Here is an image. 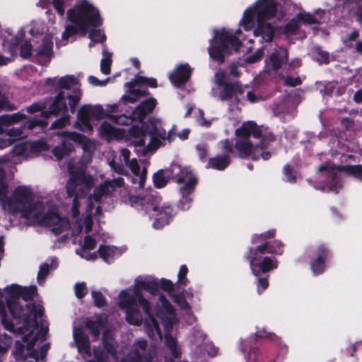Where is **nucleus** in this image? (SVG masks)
<instances>
[{
  "label": "nucleus",
  "instance_id": "obj_16",
  "mask_svg": "<svg viewBox=\"0 0 362 362\" xmlns=\"http://www.w3.org/2000/svg\"><path fill=\"white\" fill-rule=\"evenodd\" d=\"M318 171L323 173L325 176H329L332 181L327 185L329 191L337 192L341 187V183L337 177V173L343 171L355 178L362 181V165H345L336 167L330 163L320 165Z\"/></svg>",
  "mask_w": 362,
  "mask_h": 362
},
{
  "label": "nucleus",
  "instance_id": "obj_26",
  "mask_svg": "<svg viewBox=\"0 0 362 362\" xmlns=\"http://www.w3.org/2000/svg\"><path fill=\"white\" fill-rule=\"evenodd\" d=\"M98 132L100 138L108 141L113 139H120L125 135V132L122 129L115 127L106 120L100 124Z\"/></svg>",
  "mask_w": 362,
  "mask_h": 362
},
{
  "label": "nucleus",
  "instance_id": "obj_49",
  "mask_svg": "<svg viewBox=\"0 0 362 362\" xmlns=\"http://www.w3.org/2000/svg\"><path fill=\"white\" fill-rule=\"evenodd\" d=\"M75 295L78 298H83L87 292L88 288L85 283H77L74 286Z\"/></svg>",
  "mask_w": 362,
  "mask_h": 362
},
{
  "label": "nucleus",
  "instance_id": "obj_44",
  "mask_svg": "<svg viewBox=\"0 0 362 362\" xmlns=\"http://www.w3.org/2000/svg\"><path fill=\"white\" fill-rule=\"evenodd\" d=\"M312 57L319 64H327L329 62L328 53L322 50L320 47H315L311 52Z\"/></svg>",
  "mask_w": 362,
  "mask_h": 362
},
{
  "label": "nucleus",
  "instance_id": "obj_27",
  "mask_svg": "<svg viewBox=\"0 0 362 362\" xmlns=\"http://www.w3.org/2000/svg\"><path fill=\"white\" fill-rule=\"evenodd\" d=\"M105 351L100 352L98 350H94V357L98 362H106L107 354H110L112 357H115V343L112 334L110 332H104L103 337Z\"/></svg>",
  "mask_w": 362,
  "mask_h": 362
},
{
  "label": "nucleus",
  "instance_id": "obj_64",
  "mask_svg": "<svg viewBox=\"0 0 362 362\" xmlns=\"http://www.w3.org/2000/svg\"><path fill=\"white\" fill-rule=\"evenodd\" d=\"M223 148L227 153L233 152V145L228 140L223 142Z\"/></svg>",
  "mask_w": 362,
  "mask_h": 362
},
{
  "label": "nucleus",
  "instance_id": "obj_13",
  "mask_svg": "<svg viewBox=\"0 0 362 362\" xmlns=\"http://www.w3.org/2000/svg\"><path fill=\"white\" fill-rule=\"evenodd\" d=\"M119 103L107 105L105 108L101 105H84L80 107L77 112V119L74 127L84 132H93V126L91 124L92 119L100 120L107 117L111 119L112 113L117 112Z\"/></svg>",
  "mask_w": 362,
  "mask_h": 362
},
{
  "label": "nucleus",
  "instance_id": "obj_48",
  "mask_svg": "<svg viewBox=\"0 0 362 362\" xmlns=\"http://www.w3.org/2000/svg\"><path fill=\"white\" fill-rule=\"evenodd\" d=\"M173 297L175 303H177L181 309L188 310L189 308V305L185 300L183 293L174 294Z\"/></svg>",
  "mask_w": 362,
  "mask_h": 362
},
{
  "label": "nucleus",
  "instance_id": "obj_33",
  "mask_svg": "<svg viewBox=\"0 0 362 362\" xmlns=\"http://www.w3.org/2000/svg\"><path fill=\"white\" fill-rule=\"evenodd\" d=\"M62 134L64 136L62 144L53 149V153L57 159L62 158L72 149L74 145L73 141L68 139L69 132H64Z\"/></svg>",
  "mask_w": 362,
  "mask_h": 362
},
{
  "label": "nucleus",
  "instance_id": "obj_15",
  "mask_svg": "<svg viewBox=\"0 0 362 362\" xmlns=\"http://www.w3.org/2000/svg\"><path fill=\"white\" fill-rule=\"evenodd\" d=\"M267 248V245H260L255 250H250L247 254L246 257L250 262L252 272L255 276L268 272L278 267L276 259L264 256Z\"/></svg>",
  "mask_w": 362,
  "mask_h": 362
},
{
  "label": "nucleus",
  "instance_id": "obj_7",
  "mask_svg": "<svg viewBox=\"0 0 362 362\" xmlns=\"http://www.w3.org/2000/svg\"><path fill=\"white\" fill-rule=\"evenodd\" d=\"M173 134V129L166 132L162 127L160 119L155 117H150L144 123L141 129L132 127L129 130L130 141L139 156L153 153L158 148L170 142Z\"/></svg>",
  "mask_w": 362,
  "mask_h": 362
},
{
  "label": "nucleus",
  "instance_id": "obj_43",
  "mask_svg": "<svg viewBox=\"0 0 362 362\" xmlns=\"http://www.w3.org/2000/svg\"><path fill=\"white\" fill-rule=\"evenodd\" d=\"M361 0H343L344 4L351 5V10L356 15V20L362 26V5L359 4Z\"/></svg>",
  "mask_w": 362,
  "mask_h": 362
},
{
  "label": "nucleus",
  "instance_id": "obj_63",
  "mask_svg": "<svg viewBox=\"0 0 362 362\" xmlns=\"http://www.w3.org/2000/svg\"><path fill=\"white\" fill-rule=\"evenodd\" d=\"M247 100L251 103H255L260 100V97L252 91H248L247 93Z\"/></svg>",
  "mask_w": 362,
  "mask_h": 362
},
{
  "label": "nucleus",
  "instance_id": "obj_21",
  "mask_svg": "<svg viewBox=\"0 0 362 362\" xmlns=\"http://www.w3.org/2000/svg\"><path fill=\"white\" fill-rule=\"evenodd\" d=\"M121 158L124 163L128 166L133 174L132 182L134 185H138V188L142 189L146 179L147 166H144L141 170L138 161L136 158L129 159L130 151L127 148H122L120 151Z\"/></svg>",
  "mask_w": 362,
  "mask_h": 362
},
{
  "label": "nucleus",
  "instance_id": "obj_3",
  "mask_svg": "<svg viewBox=\"0 0 362 362\" xmlns=\"http://www.w3.org/2000/svg\"><path fill=\"white\" fill-rule=\"evenodd\" d=\"M66 18L71 23L62 34L60 45H66L70 37L78 33L84 35L89 33L90 47L93 42L105 41L104 33L96 29L103 23L100 11L89 0H76L74 6L67 10Z\"/></svg>",
  "mask_w": 362,
  "mask_h": 362
},
{
  "label": "nucleus",
  "instance_id": "obj_12",
  "mask_svg": "<svg viewBox=\"0 0 362 362\" xmlns=\"http://www.w3.org/2000/svg\"><path fill=\"white\" fill-rule=\"evenodd\" d=\"M240 30L236 31V36L231 30L226 28L214 30L213 38L210 40L208 49L210 57L219 62H223L224 57L232 52H237L240 46L239 35Z\"/></svg>",
  "mask_w": 362,
  "mask_h": 362
},
{
  "label": "nucleus",
  "instance_id": "obj_1",
  "mask_svg": "<svg viewBox=\"0 0 362 362\" xmlns=\"http://www.w3.org/2000/svg\"><path fill=\"white\" fill-rule=\"evenodd\" d=\"M68 170L71 177L66 184V191L68 195L73 197L71 211L74 223L71 226L66 218L58 215L56 202L46 197H37L30 187L26 185L16 187L11 197L3 201L2 209L8 214H19L29 224L49 227L56 235L69 230L74 236L83 231L88 233L92 229L93 218L97 217L100 221V203L117 188L124 185V179L119 177L105 180L92 194L86 197L94 184L93 177L85 173L83 167L76 166V163H69Z\"/></svg>",
  "mask_w": 362,
  "mask_h": 362
},
{
  "label": "nucleus",
  "instance_id": "obj_54",
  "mask_svg": "<svg viewBox=\"0 0 362 362\" xmlns=\"http://www.w3.org/2000/svg\"><path fill=\"white\" fill-rule=\"evenodd\" d=\"M11 341L6 335L0 337V354L6 351L8 346L10 345Z\"/></svg>",
  "mask_w": 362,
  "mask_h": 362
},
{
  "label": "nucleus",
  "instance_id": "obj_55",
  "mask_svg": "<svg viewBox=\"0 0 362 362\" xmlns=\"http://www.w3.org/2000/svg\"><path fill=\"white\" fill-rule=\"evenodd\" d=\"M269 286L268 280L266 278H259L257 283V292L260 294Z\"/></svg>",
  "mask_w": 362,
  "mask_h": 362
},
{
  "label": "nucleus",
  "instance_id": "obj_35",
  "mask_svg": "<svg viewBox=\"0 0 362 362\" xmlns=\"http://www.w3.org/2000/svg\"><path fill=\"white\" fill-rule=\"evenodd\" d=\"M98 253L107 262H110L113 259L122 254L120 249L111 246L100 245Z\"/></svg>",
  "mask_w": 362,
  "mask_h": 362
},
{
  "label": "nucleus",
  "instance_id": "obj_11",
  "mask_svg": "<svg viewBox=\"0 0 362 362\" xmlns=\"http://www.w3.org/2000/svg\"><path fill=\"white\" fill-rule=\"evenodd\" d=\"M25 118V115L21 112L12 115H4L0 116V148H6L11 146L16 141L23 139L26 136L25 129H29L39 126L41 128L45 127L48 122L45 119H33L27 122L25 125L19 127H13L4 129V127H8L16 124Z\"/></svg>",
  "mask_w": 362,
  "mask_h": 362
},
{
  "label": "nucleus",
  "instance_id": "obj_37",
  "mask_svg": "<svg viewBox=\"0 0 362 362\" xmlns=\"http://www.w3.org/2000/svg\"><path fill=\"white\" fill-rule=\"evenodd\" d=\"M105 322L106 318L103 315H95L94 320L86 322V327L94 337H98L100 329L104 327Z\"/></svg>",
  "mask_w": 362,
  "mask_h": 362
},
{
  "label": "nucleus",
  "instance_id": "obj_28",
  "mask_svg": "<svg viewBox=\"0 0 362 362\" xmlns=\"http://www.w3.org/2000/svg\"><path fill=\"white\" fill-rule=\"evenodd\" d=\"M97 240L90 235H86L82 243L81 248L77 253L87 260H93L97 258L98 251L93 250L95 247Z\"/></svg>",
  "mask_w": 362,
  "mask_h": 362
},
{
  "label": "nucleus",
  "instance_id": "obj_40",
  "mask_svg": "<svg viewBox=\"0 0 362 362\" xmlns=\"http://www.w3.org/2000/svg\"><path fill=\"white\" fill-rule=\"evenodd\" d=\"M170 177H172L170 168L169 170H160L156 173L153 176V182L156 187L158 188L164 187Z\"/></svg>",
  "mask_w": 362,
  "mask_h": 362
},
{
  "label": "nucleus",
  "instance_id": "obj_14",
  "mask_svg": "<svg viewBox=\"0 0 362 362\" xmlns=\"http://www.w3.org/2000/svg\"><path fill=\"white\" fill-rule=\"evenodd\" d=\"M159 303L160 304L158 305V308L156 311V316L161 320L165 332V346L170 351L173 358H178L181 354L180 348L176 340L169 334V332L171 330L173 325L176 321L173 308L170 303L165 299L164 296H160Z\"/></svg>",
  "mask_w": 362,
  "mask_h": 362
},
{
  "label": "nucleus",
  "instance_id": "obj_46",
  "mask_svg": "<svg viewBox=\"0 0 362 362\" xmlns=\"http://www.w3.org/2000/svg\"><path fill=\"white\" fill-rule=\"evenodd\" d=\"M264 245H267L266 254L281 255L283 252V245L279 241L276 240L273 243H265Z\"/></svg>",
  "mask_w": 362,
  "mask_h": 362
},
{
  "label": "nucleus",
  "instance_id": "obj_25",
  "mask_svg": "<svg viewBox=\"0 0 362 362\" xmlns=\"http://www.w3.org/2000/svg\"><path fill=\"white\" fill-rule=\"evenodd\" d=\"M68 139H71L73 144H78L81 146L84 151L83 158L85 163H89L91 158V154L96 149L97 142L76 132H69Z\"/></svg>",
  "mask_w": 362,
  "mask_h": 362
},
{
  "label": "nucleus",
  "instance_id": "obj_18",
  "mask_svg": "<svg viewBox=\"0 0 362 362\" xmlns=\"http://www.w3.org/2000/svg\"><path fill=\"white\" fill-rule=\"evenodd\" d=\"M325 11L321 9L316 10L313 13L301 11L286 25L285 32L287 35H293L300 30L303 25L322 23Z\"/></svg>",
  "mask_w": 362,
  "mask_h": 362
},
{
  "label": "nucleus",
  "instance_id": "obj_57",
  "mask_svg": "<svg viewBox=\"0 0 362 362\" xmlns=\"http://www.w3.org/2000/svg\"><path fill=\"white\" fill-rule=\"evenodd\" d=\"M301 83V81L299 78H293L291 77H286L284 79V83L289 86H296L299 85Z\"/></svg>",
  "mask_w": 362,
  "mask_h": 362
},
{
  "label": "nucleus",
  "instance_id": "obj_24",
  "mask_svg": "<svg viewBox=\"0 0 362 362\" xmlns=\"http://www.w3.org/2000/svg\"><path fill=\"white\" fill-rule=\"evenodd\" d=\"M147 342L139 339L134 344L132 351L122 361V362H151V355L146 354Z\"/></svg>",
  "mask_w": 362,
  "mask_h": 362
},
{
  "label": "nucleus",
  "instance_id": "obj_36",
  "mask_svg": "<svg viewBox=\"0 0 362 362\" xmlns=\"http://www.w3.org/2000/svg\"><path fill=\"white\" fill-rule=\"evenodd\" d=\"M327 257V250L325 247H320L318 250L317 258L311 263V269L314 274L322 273L324 270V261Z\"/></svg>",
  "mask_w": 362,
  "mask_h": 362
},
{
  "label": "nucleus",
  "instance_id": "obj_17",
  "mask_svg": "<svg viewBox=\"0 0 362 362\" xmlns=\"http://www.w3.org/2000/svg\"><path fill=\"white\" fill-rule=\"evenodd\" d=\"M157 104L155 98H151L141 103L132 112L131 115H115L111 117V121L121 125H129L133 121H142L147 114L151 112Z\"/></svg>",
  "mask_w": 362,
  "mask_h": 362
},
{
  "label": "nucleus",
  "instance_id": "obj_2",
  "mask_svg": "<svg viewBox=\"0 0 362 362\" xmlns=\"http://www.w3.org/2000/svg\"><path fill=\"white\" fill-rule=\"evenodd\" d=\"M159 288L156 279L150 277H138L135 280L134 294L124 290L121 291L118 297L119 306L125 310L127 322L134 325H139L142 320L141 314L138 308L136 300L145 312L148 319L144 325L148 336L154 341H160L162 339V334L157 320L151 313L149 302L141 295L142 290H146L151 294L155 295Z\"/></svg>",
  "mask_w": 362,
  "mask_h": 362
},
{
  "label": "nucleus",
  "instance_id": "obj_19",
  "mask_svg": "<svg viewBox=\"0 0 362 362\" xmlns=\"http://www.w3.org/2000/svg\"><path fill=\"white\" fill-rule=\"evenodd\" d=\"M225 74L218 71L215 75V86L212 89V94L218 100L224 101L232 99L233 96L238 100V94L243 90L237 84L224 83Z\"/></svg>",
  "mask_w": 362,
  "mask_h": 362
},
{
  "label": "nucleus",
  "instance_id": "obj_47",
  "mask_svg": "<svg viewBox=\"0 0 362 362\" xmlns=\"http://www.w3.org/2000/svg\"><path fill=\"white\" fill-rule=\"evenodd\" d=\"M229 111L233 112H230L228 119L233 126H236L242 119L240 110L238 107L233 110L231 107H229Z\"/></svg>",
  "mask_w": 362,
  "mask_h": 362
},
{
  "label": "nucleus",
  "instance_id": "obj_31",
  "mask_svg": "<svg viewBox=\"0 0 362 362\" xmlns=\"http://www.w3.org/2000/svg\"><path fill=\"white\" fill-rule=\"evenodd\" d=\"M74 342L81 354L88 356L90 355V349L88 337L83 332L81 329H74Z\"/></svg>",
  "mask_w": 362,
  "mask_h": 362
},
{
  "label": "nucleus",
  "instance_id": "obj_29",
  "mask_svg": "<svg viewBox=\"0 0 362 362\" xmlns=\"http://www.w3.org/2000/svg\"><path fill=\"white\" fill-rule=\"evenodd\" d=\"M288 53L284 48H279L273 52L266 61V69L268 72L278 70L287 60Z\"/></svg>",
  "mask_w": 362,
  "mask_h": 362
},
{
  "label": "nucleus",
  "instance_id": "obj_59",
  "mask_svg": "<svg viewBox=\"0 0 362 362\" xmlns=\"http://www.w3.org/2000/svg\"><path fill=\"white\" fill-rule=\"evenodd\" d=\"M284 175L286 177V180L289 182H294L296 180L295 175H291V170L288 165L284 167Z\"/></svg>",
  "mask_w": 362,
  "mask_h": 362
},
{
  "label": "nucleus",
  "instance_id": "obj_4",
  "mask_svg": "<svg viewBox=\"0 0 362 362\" xmlns=\"http://www.w3.org/2000/svg\"><path fill=\"white\" fill-rule=\"evenodd\" d=\"M8 298H7L8 308L11 316L15 320L22 322L23 327H18L17 329L21 334H25L23 337V342L26 344L28 350H31L35 341L39 339V335L34 334L33 328L37 324V317H41L43 308L40 305H33L32 310L30 308L23 309L19 303L18 298L23 297L25 300H31L37 292L35 286L30 287H21L13 284L6 288Z\"/></svg>",
  "mask_w": 362,
  "mask_h": 362
},
{
  "label": "nucleus",
  "instance_id": "obj_23",
  "mask_svg": "<svg viewBox=\"0 0 362 362\" xmlns=\"http://www.w3.org/2000/svg\"><path fill=\"white\" fill-rule=\"evenodd\" d=\"M46 148V142L44 140L28 141L14 146L11 152L15 156L27 158L37 155L40 151L45 150Z\"/></svg>",
  "mask_w": 362,
  "mask_h": 362
},
{
  "label": "nucleus",
  "instance_id": "obj_41",
  "mask_svg": "<svg viewBox=\"0 0 362 362\" xmlns=\"http://www.w3.org/2000/svg\"><path fill=\"white\" fill-rule=\"evenodd\" d=\"M8 185L5 179V171L2 168H0V205L1 206L3 201L6 200L8 197Z\"/></svg>",
  "mask_w": 362,
  "mask_h": 362
},
{
  "label": "nucleus",
  "instance_id": "obj_62",
  "mask_svg": "<svg viewBox=\"0 0 362 362\" xmlns=\"http://www.w3.org/2000/svg\"><path fill=\"white\" fill-rule=\"evenodd\" d=\"M160 285L163 287V288L167 291H170L173 288V285L171 283V281L165 279H162L160 281Z\"/></svg>",
  "mask_w": 362,
  "mask_h": 362
},
{
  "label": "nucleus",
  "instance_id": "obj_50",
  "mask_svg": "<svg viewBox=\"0 0 362 362\" xmlns=\"http://www.w3.org/2000/svg\"><path fill=\"white\" fill-rule=\"evenodd\" d=\"M187 268L185 265H182L180 268V271L178 273V283L181 285L185 286L187 285L188 280L186 278V275L187 274Z\"/></svg>",
  "mask_w": 362,
  "mask_h": 362
},
{
  "label": "nucleus",
  "instance_id": "obj_10",
  "mask_svg": "<svg viewBox=\"0 0 362 362\" xmlns=\"http://www.w3.org/2000/svg\"><path fill=\"white\" fill-rule=\"evenodd\" d=\"M129 204L137 210L144 211L155 221L153 226L156 229H160L169 223L172 218L173 209L167 203L162 202L156 193H151L144 197L132 196L129 198Z\"/></svg>",
  "mask_w": 362,
  "mask_h": 362
},
{
  "label": "nucleus",
  "instance_id": "obj_45",
  "mask_svg": "<svg viewBox=\"0 0 362 362\" xmlns=\"http://www.w3.org/2000/svg\"><path fill=\"white\" fill-rule=\"evenodd\" d=\"M193 190H189V192H183L182 189H180V192L181 194V199L178 204V207L182 210H188L192 205V199L189 197V194L192 192Z\"/></svg>",
  "mask_w": 362,
  "mask_h": 362
},
{
  "label": "nucleus",
  "instance_id": "obj_52",
  "mask_svg": "<svg viewBox=\"0 0 362 362\" xmlns=\"http://www.w3.org/2000/svg\"><path fill=\"white\" fill-rule=\"evenodd\" d=\"M274 235H275V233L274 230H269L267 233H262V234H260L258 235H255L253 238L252 241L254 243H257L260 240H264L267 238H273L274 236Z\"/></svg>",
  "mask_w": 362,
  "mask_h": 362
},
{
  "label": "nucleus",
  "instance_id": "obj_42",
  "mask_svg": "<svg viewBox=\"0 0 362 362\" xmlns=\"http://www.w3.org/2000/svg\"><path fill=\"white\" fill-rule=\"evenodd\" d=\"M103 59L100 62V71L105 75L110 73L112 53L104 49L103 51Z\"/></svg>",
  "mask_w": 362,
  "mask_h": 362
},
{
  "label": "nucleus",
  "instance_id": "obj_56",
  "mask_svg": "<svg viewBox=\"0 0 362 362\" xmlns=\"http://www.w3.org/2000/svg\"><path fill=\"white\" fill-rule=\"evenodd\" d=\"M45 108V105L44 104L35 103V104H33L32 105L28 107L27 111L29 113H34L37 111L42 110Z\"/></svg>",
  "mask_w": 362,
  "mask_h": 362
},
{
  "label": "nucleus",
  "instance_id": "obj_9",
  "mask_svg": "<svg viewBox=\"0 0 362 362\" xmlns=\"http://www.w3.org/2000/svg\"><path fill=\"white\" fill-rule=\"evenodd\" d=\"M237 140L235 148L241 158L257 160L260 157L267 160L271 153L265 151L267 143L262 139V129L255 122H244L235 130Z\"/></svg>",
  "mask_w": 362,
  "mask_h": 362
},
{
  "label": "nucleus",
  "instance_id": "obj_38",
  "mask_svg": "<svg viewBox=\"0 0 362 362\" xmlns=\"http://www.w3.org/2000/svg\"><path fill=\"white\" fill-rule=\"evenodd\" d=\"M230 158L228 156H220L209 159L208 168L222 170L228 166Z\"/></svg>",
  "mask_w": 362,
  "mask_h": 362
},
{
  "label": "nucleus",
  "instance_id": "obj_51",
  "mask_svg": "<svg viewBox=\"0 0 362 362\" xmlns=\"http://www.w3.org/2000/svg\"><path fill=\"white\" fill-rule=\"evenodd\" d=\"M92 297L96 306L102 307L105 304L104 297L100 292L93 291Z\"/></svg>",
  "mask_w": 362,
  "mask_h": 362
},
{
  "label": "nucleus",
  "instance_id": "obj_39",
  "mask_svg": "<svg viewBox=\"0 0 362 362\" xmlns=\"http://www.w3.org/2000/svg\"><path fill=\"white\" fill-rule=\"evenodd\" d=\"M58 266L57 259H52L50 263L46 262L42 264L37 274V281L42 284L50 269H56Z\"/></svg>",
  "mask_w": 362,
  "mask_h": 362
},
{
  "label": "nucleus",
  "instance_id": "obj_20",
  "mask_svg": "<svg viewBox=\"0 0 362 362\" xmlns=\"http://www.w3.org/2000/svg\"><path fill=\"white\" fill-rule=\"evenodd\" d=\"M140 84H144L153 88H156L157 86L156 79L153 78L139 76L133 81L126 83L127 90L122 97L119 103H123L124 104H127V103H134L139 100L141 97L144 96L146 94V91L137 88V86Z\"/></svg>",
  "mask_w": 362,
  "mask_h": 362
},
{
  "label": "nucleus",
  "instance_id": "obj_8",
  "mask_svg": "<svg viewBox=\"0 0 362 362\" xmlns=\"http://www.w3.org/2000/svg\"><path fill=\"white\" fill-rule=\"evenodd\" d=\"M48 30L45 36H40L39 38L32 39L31 42L23 41L24 33L21 30L16 37V42L8 43L5 41L3 43L4 55L0 54V66H4L13 61V57L17 54V46L21 45V56L23 58L28 57L32 52H35L38 57L50 60L53 56V36L57 33V29Z\"/></svg>",
  "mask_w": 362,
  "mask_h": 362
},
{
  "label": "nucleus",
  "instance_id": "obj_60",
  "mask_svg": "<svg viewBox=\"0 0 362 362\" xmlns=\"http://www.w3.org/2000/svg\"><path fill=\"white\" fill-rule=\"evenodd\" d=\"M337 83L336 82L328 83L325 87V90L327 94H333L335 92Z\"/></svg>",
  "mask_w": 362,
  "mask_h": 362
},
{
  "label": "nucleus",
  "instance_id": "obj_5",
  "mask_svg": "<svg viewBox=\"0 0 362 362\" xmlns=\"http://www.w3.org/2000/svg\"><path fill=\"white\" fill-rule=\"evenodd\" d=\"M47 83L59 90L48 112L42 113L45 119L50 115H61L60 118L52 124V129H61L69 124L71 115L81 98V91L78 81L73 76L47 78Z\"/></svg>",
  "mask_w": 362,
  "mask_h": 362
},
{
  "label": "nucleus",
  "instance_id": "obj_53",
  "mask_svg": "<svg viewBox=\"0 0 362 362\" xmlns=\"http://www.w3.org/2000/svg\"><path fill=\"white\" fill-rule=\"evenodd\" d=\"M88 81L93 86H106V84L109 81V79L106 78L105 80L100 81L96 77H95L93 76H90L88 78Z\"/></svg>",
  "mask_w": 362,
  "mask_h": 362
},
{
  "label": "nucleus",
  "instance_id": "obj_34",
  "mask_svg": "<svg viewBox=\"0 0 362 362\" xmlns=\"http://www.w3.org/2000/svg\"><path fill=\"white\" fill-rule=\"evenodd\" d=\"M30 33L33 39L39 38L41 36H45L48 34V30L56 29L54 27H47L41 21H34L31 23Z\"/></svg>",
  "mask_w": 362,
  "mask_h": 362
},
{
  "label": "nucleus",
  "instance_id": "obj_6",
  "mask_svg": "<svg viewBox=\"0 0 362 362\" xmlns=\"http://www.w3.org/2000/svg\"><path fill=\"white\" fill-rule=\"evenodd\" d=\"M276 13L274 0H258L247 8L239 25L245 30H253V35L260 43L271 42L274 36V28L268 22Z\"/></svg>",
  "mask_w": 362,
  "mask_h": 362
},
{
  "label": "nucleus",
  "instance_id": "obj_61",
  "mask_svg": "<svg viewBox=\"0 0 362 362\" xmlns=\"http://www.w3.org/2000/svg\"><path fill=\"white\" fill-rule=\"evenodd\" d=\"M112 168L119 174H124V169L122 165H117L115 160L110 162Z\"/></svg>",
  "mask_w": 362,
  "mask_h": 362
},
{
  "label": "nucleus",
  "instance_id": "obj_22",
  "mask_svg": "<svg viewBox=\"0 0 362 362\" xmlns=\"http://www.w3.org/2000/svg\"><path fill=\"white\" fill-rule=\"evenodd\" d=\"M170 171L173 179L177 183L183 185L180 187L183 192L194 189L197 184V178L188 168H182L179 164H173L170 167Z\"/></svg>",
  "mask_w": 362,
  "mask_h": 362
},
{
  "label": "nucleus",
  "instance_id": "obj_30",
  "mask_svg": "<svg viewBox=\"0 0 362 362\" xmlns=\"http://www.w3.org/2000/svg\"><path fill=\"white\" fill-rule=\"evenodd\" d=\"M191 71L192 69L188 64H180L173 72L169 74V78L175 86H180L189 79Z\"/></svg>",
  "mask_w": 362,
  "mask_h": 362
},
{
  "label": "nucleus",
  "instance_id": "obj_32",
  "mask_svg": "<svg viewBox=\"0 0 362 362\" xmlns=\"http://www.w3.org/2000/svg\"><path fill=\"white\" fill-rule=\"evenodd\" d=\"M73 0H40L37 5L42 8H46L52 4L56 12L60 16H64L66 8L72 4Z\"/></svg>",
  "mask_w": 362,
  "mask_h": 362
},
{
  "label": "nucleus",
  "instance_id": "obj_58",
  "mask_svg": "<svg viewBox=\"0 0 362 362\" xmlns=\"http://www.w3.org/2000/svg\"><path fill=\"white\" fill-rule=\"evenodd\" d=\"M262 50L258 49L252 57H249L245 59V61L248 63H254L258 61L262 56Z\"/></svg>",
  "mask_w": 362,
  "mask_h": 362
}]
</instances>
